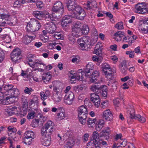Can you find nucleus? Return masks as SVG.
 Listing matches in <instances>:
<instances>
[{
  "label": "nucleus",
  "instance_id": "36",
  "mask_svg": "<svg viewBox=\"0 0 148 148\" xmlns=\"http://www.w3.org/2000/svg\"><path fill=\"white\" fill-rule=\"evenodd\" d=\"M51 139H40L41 144L45 146H49L51 143Z\"/></svg>",
  "mask_w": 148,
  "mask_h": 148
},
{
  "label": "nucleus",
  "instance_id": "55",
  "mask_svg": "<svg viewBox=\"0 0 148 148\" xmlns=\"http://www.w3.org/2000/svg\"><path fill=\"white\" fill-rule=\"evenodd\" d=\"M33 91L32 89L31 88H28L26 87L24 90V92L26 94H27L29 95H30L31 92Z\"/></svg>",
  "mask_w": 148,
  "mask_h": 148
},
{
  "label": "nucleus",
  "instance_id": "58",
  "mask_svg": "<svg viewBox=\"0 0 148 148\" xmlns=\"http://www.w3.org/2000/svg\"><path fill=\"white\" fill-rule=\"evenodd\" d=\"M98 133L96 131H94L92 134V137L93 139H98L99 138Z\"/></svg>",
  "mask_w": 148,
  "mask_h": 148
},
{
  "label": "nucleus",
  "instance_id": "29",
  "mask_svg": "<svg viewBox=\"0 0 148 148\" xmlns=\"http://www.w3.org/2000/svg\"><path fill=\"white\" fill-rule=\"evenodd\" d=\"M127 112L128 114H129L130 115V118L132 119L135 118L136 115H135V110L133 106H130V108L127 111Z\"/></svg>",
  "mask_w": 148,
  "mask_h": 148
},
{
  "label": "nucleus",
  "instance_id": "39",
  "mask_svg": "<svg viewBox=\"0 0 148 148\" xmlns=\"http://www.w3.org/2000/svg\"><path fill=\"white\" fill-rule=\"evenodd\" d=\"M114 27L118 29H123V23L122 22H119L117 23Z\"/></svg>",
  "mask_w": 148,
  "mask_h": 148
},
{
  "label": "nucleus",
  "instance_id": "63",
  "mask_svg": "<svg viewBox=\"0 0 148 148\" xmlns=\"http://www.w3.org/2000/svg\"><path fill=\"white\" fill-rule=\"evenodd\" d=\"M54 36V38L57 39L61 38L62 36L61 34L59 32H57L55 33Z\"/></svg>",
  "mask_w": 148,
  "mask_h": 148
},
{
  "label": "nucleus",
  "instance_id": "30",
  "mask_svg": "<svg viewBox=\"0 0 148 148\" xmlns=\"http://www.w3.org/2000/svg\"><path fill=\"white\" fill-rule=\"evenodd\" d=\"M16 110L17 109L16 108L10 106L8 108L6 112L9 116H11L15 113Z\"/></svg>",
  "mask_w": 148,
  "mask_h": 148
},
{
  "label": "nucleus",
  "instance_id": "9",
  "mask_svg": "<svg viewBox=\"0 0 148 148\" xmlns=\"http://www.w3.org/2000/svg\"><path fill=\"white\" fill-rule=\"evenodd\" d=\"M21 50L18 48L14 49L11 54V60L14 62L18 61L21 58Z\"/></svg>",
  "mask_w": 148,
  "mask_h": 148
},
{
  "label": "nucleus",
  "instance_id": "7",
  "mask_svg": "<svg viewBox=\"0 0 148 148\" xmlns=\"http://www.w3.org/2000/svg\"><path fill=\"white\" fill-rule=\"evenodd\" d=\"M82 24L79 22H77L74 25L72 29V35L75 37L78 38L82 35L81 27Z\"/></svg>",
  "mask_w": 148,
  "mask_h": 148
},
{
  "label": "nucleus",
  "instance_id": "28",
  "mask_svg": "<svg viewBox=\"0 0 148 148\" xmlns=\"http://www.w3.org/2000/svg\"><path fill=\"white\" fill-rule=\"evenodd\" d=\"M28 3L36 2V5L38 8H41L43 6V3L41 1H38V0H27Z\"/></svg>",
  "mask_w": 148,
  "mask_h": 148
},
{
  "label": "nucleus",
  "instance_id": "60",
  "mask_svg": "<svg viewBox=\"0 0 148 148\" xmlns=\"http://www.w3.org/2000/svg\"><path fill=\"white\" fill-rule=\"evenodd\" d=\"M40 95L41 96V99L42 100H45L47 98V97L46 96L44 92H41L40 93Z\"/></svg>",
  "mask_w": 148,
  "mask_h": 148
},
{
  "label": "nucleus",
  "instance_id": "34",
  "mask_svg": "<svg viewBox=\"0 0 148 148\" xmlns=\"http://www.w3.org/2000/svg\"><path fill=\"white\" fill-rule=\"evenodd\" d=\"M82 35V34H87L89 32V29L88 26L86 25H82L81 27Z\"/></svg>",
  "mask_w": 148,
  "mask_h": 148
},
{
  "label": "nucleus",
  "instance_id": "14",
  "mask_svg": "<svg viewBox=\"0 0 148 148\" xmlns=\"http://www.w3.org/2000/svg\"><path fill=\"white\" fill-rule=\"evenodd\" d=\"M73 18L72 15H65L64 16L62 20L61 24L63 27H66L67 25L72 22L71 18Z\"/></svg>",
  "mask_w": 148,
  "mask_h": 148
},
{
  "label": "nucleus",
  "instance_id": "51",
  "mask_svg": "<svg viewBox=\"0 0 148 148\" xmlns=\"http://www.w3.org/2000/svg\"><path fill=\"white\" fill-rule=\"evenodd\" d=\"M92 59L94 61L98 62L99 63H101L102 60V58H99L95 56H93Z\"/></svg>",
  "mask_w": 148,
  "mask_h": 148
},
{
  "label": "nucleus",
  "instance_id": "12",
  "mask_svg": "<svg viewBox=\"0 0 148 148\" xmlns=\"http://www.w3.org/2000/svg\"><path fill=\"white\" fill-rule=\"evenodd\" d=\"M45 27L47 32L49 34H53L54 33L56 29L55 24L51 21L45 24Z\"/></svg>",
  "mask_w": 148,
  "mask_h": 148
},
{
  "label": "nucleus",
  "instance_id": "18",
  "mask_svg": "<svg viewBox=\"0 0 148 148\" xmlns=\"http://www.w3.org/2000/svg\"><path fill=\"white\" fill-rule=\"evenodd\" d=\"M36 37V36L35 35L33 36H29L27 35H26L23 37L22 39V42L25 45H28Z\"/></svg>",
  "mask_w": 148,
  "mask_h": 148
},
{
  "label": "nucleus",
  "instance_id": "35",
  "mask_svg": "<svg viewBox=\"0 0 148 148\" xmlns=\"http://www.w3.org/2000/svg\"><path fill=\"white\" fill-rule=\"evenodd\" d=\"M136 119H138V121L141 123H144L146 121L145 118L143 116H141L139 114L136 115L135 118H134Z\"/></svg>",
  "mask_w": 148,
  "mask_h": 148
},
{
  "label": "nucleus",
  "instance_id": "20",
  "mask_svg": "<svg viewBox=\"0 0 148 148\" xmlns=\"http://www.w3.org/2000/svg\"><path fill=\"white\" fill-rule=\"evenodd\" d=\"M94 67L93 64L91 62H89L88 64L86 66V68L85 69V75L86 76H88L89 75H88V73H89L90 72V71L93 69Z\"/></svg>",
  "mask_w": 148,
  "mask_h": 148
},
{
  "label": "nucleus",
  "instance_id": "22",
  "mask_svg": "<svg viewBox=\"0 0 148 148\" xmlns=\"http://www.w3.org/2000/svg\"><path fill=\"white\" fill-rule=\"evenodd\" d=\"M102 46L99 42H98L96 45L95 48V50L94 51L95 53L98 56H100L101 54Z\"/></svg>",
  "mask_w": 148,
  "mask_h": 148
},
{
  "label": "nucleus",
  "instance_id": "64",
  "mask_svg": "<svg viewBox=\"0 0 148 148\" xmlns=\"http://www.w3.org/2000/svg\"><path fill=\"white\" fill-rule=\"evenodd\" d=\"M21 3L18 1H16L14 4V6L15 7L19 8L20 7Z\"/></svg>",
  "mask_w": 148,
  "mask_h": 148
},
{
  "label": "nucleus",
  "instance_id": "3",
  "mask_svg": "<svg viewBox=\"0 0 148 148\" xmlns=\"http://www.w3.org/2000/svg\"><path fill=\"white\" fill-rule=\"evenodd\" d=\"M71 11V14L73 18L80 20H82L86 15V13L82 8L79 5L74 6Z\"/></svg>",
  "mask_w": 148,
  "mask_h": 148
},
{
  "label": "nucleus",
  "instance_id": "38",
  "mask_svg": "<svg viewBox=\"0 0 148 148\" xmlns=\"http://www.w3.org/2000/svg\"><path fill=\"white\" fill-rule=\"evenodd\" d=\"M99 85H94L91 86L90 89L92 91L95 92L97 94H99Z\"/></svg>",
  "mask_w": 148,
  "mask_h": 148
},
{
  "label": "nucleus",
  "instance_id": "16",
  "mask_svg": "<svg viewBox=\"0 0 148 148\" xmlns=\"http://www.w3.org/2000/svg\"><path fill=\"white\" fill-rule=\"evenodd\" d=\"M62 107H60L58 108V111L61 110L57 114L56 120L59 121L63 119L65 117V114L64 110L62 109Z\"/></svg>",
  "mask_w": 148,
  "mask_h": 148
},
{
  "label": "nucleus",
  "instance_id": "13",
  "mask_svg": "<svg viewBox=\"0 0 148 148\" xmlns=\"http://www.w3.org/2000/svg\"><path fill=\"white\" fill-rule=\"evenodd\" d=\"M74 98L73 93L71 92H69L64 97V102L67 104H71L73 103Z\"/></svg>",
  "mask_w": 148,
  "mask_h": 148
},
{
  "label": "nucleus",
  "instance_id": "45",
  "mask_svg": "<svg viewBox=\"0 0 148 148\" xmlns=\"http://www.w3.org/2000/svg\"><path fill=\"white\" fill-rule=\"evenodd\" d=\"M45 18L50 19L51 21L53 20V16L50 14L48 12H47L44 16Z\"/></svg>",
  "mask_w": 148,
  "mask_h": 148
},
{
  "label": "nucleus",
  "instance_id": "47",
  "mask_svg": "<svg viewBox=\"0 0 148 148\" xmlns=\"http://www.w3.org/2000/svg\"><path fill=\"white\" fill-rule=\"evenodd\" d=\"M94 101H92L95 107L96 108H98L100 105V99H95Z\"/></svg>",
  "mask_w": 148,
  "mask_h": 148
},
{
  "label": "nucleus",
  "instance_id": "54",
  "mask_svg": "<svg viewBox=\"0 0 148 148\" xmlns=\"http://www.w3.org/2000/svg\"><path fill=\"white\" fill-rule=\"evenodd\" d=\"M108 101L107 100H106L102 103L101 105V107L103 108H105L108 106Z\"/></svg>",
  "mask_w": 148,
  "mask_h": 148
},
{
  "label": "nucleus",
  "instance_id": "53",
  "mask_svg": "<svg viewBox=\"0 0 148 148\" xmlns=\"http://www.w3.org/2000/svg\"><path fill=\"white\" fill-rule=\"evenodd\" d=\"M22 99L23 106L27 107L28 101L27 99L25 97L23 96Z\"/></svg>",
  "mask_w": 148,
  "mask_h": 148
},
{
  "label": "nucleus",
  "instance_id": "23",
  "mask_svg": "<svg viewBox=\"0 0 148 148\" xmlns=\"http://www.w3.org/2000/svg\"><path fill=\"white\" fill-rule=\"evenodd\" d=\"M33 15L37 18L41 20L44 16L42 12L39 11H34L33 12Z\"/></svg>",
  "mask_w": 148,
  "mask_h": 148
},
{
  "label": "nucleus",
  "instance_id": "8",
  "mask_svg": "<svg viewBox=\"0 0 148 148\" xmlns=\"http://www.w3.org/2000/svg\"><path fill=\"white\" fill-rule=\"evenodd\" d=\"M64 7L62 3L60 1H57L54 4L52 11L54 13H58V16H61L64 12Z\"/></svg>",
  "mask_w": 148,
  "mask_h": 148
},
{
  "label": "nucleus",
  "instance_id": "4",
  "mask_svg": "<svg viewBox=\"0 0 148 148\" xmlns=\"http://www.w3.org/2000/svg\"><path fill=\"white\" fill-rule=\"evenodd\" d=\"M88 112L86 106L82 105L78 107L77 110L78 119L81 124L84 125L86 123Z\"/></svg>",
  "mask_w": 148,
  "mask_h": 148
},
{
  "label": "nucleus",
  "instance_id": "26",
  "mask_svg": "<svg viewBox=\"0 0 148 148\" xmlns=\"http://www.w3.org/2000/svg\"><path fill=\"white\" fill-rule=\"evenodd\" d=\"M77 4L76 0H68L67 7L69 10H71Z\"/></svg>",
  "mask_w": 148,
  "mask_h": 148
},
{
  "label": "nucleus",
  "instance_id": "24",
  "mask_svg": "<svg viewBox=\"0 0 148 148\" xmlns=\"http://www.w3.org/2000/svg\"><path fill=\"white\" fill-rule=\"evenodd\" d=\"M103 73V75L105 76L108 79H112L114 78L113 77V72H112V70L107 71Z\"/></svg>",
  "mask_w": 148,
  "mask_h": 148
},
{
  "label": "nucleus",
  "instance_id": "57",
  "mask_svg": "<svg viewBox=\"0 0 148 148\" xmlns=\"http://www.w3.org/2000/svg\"><path fill=\"white\" fill-rule=\"evenodd\" d=\"M93 140L91 139L90 141L88 143L86 148H93Z\"/></svg>",
  "mask_w": 148,
  "mask_h": 148
},
{
  "label": "nucleus",
  "instance_id": "17",
  "mask_svg": "<svg viewBox=\"0 0 148 148\" xmlns=\"http://www.w3.org/2000/svg\"><path fill=\"white\" fill-rule=\"evenodd\" d=\"M103 117L107 121H110L113 118V115L109 109H107L104 111Z\"/></svg>",
  "mask_w": 148,
  "mask_h": 148
},
{
  "label": "nucleus",
  "instance_id": "59",
  "mask_svg": "<svg viewBox=\"0 0 148 148\" xmlns=\"http://www.w3.org/2000/svg\"><path fill=\"white\" fill-rule=\"evenodd\" d=\"M38 98L36 96H34L33 99H31L30 102L31 103V104H32L34 103H38Z\"/></svg>",
  "mask_w": 148,
  "mask_h": 148
},
{
  "label": "nucleus",
  "instance_id": "6",
  "mask_svg": "<svg viewBox=\"0 0 148 148\" xmlns=\"http://www.w3.org/2000/svg\"><path fill=\"white\" fill-rule=\"evenodd\" d=\"M40 22L36 19H33L27 23V30L28 32H34L38 31L41 27Z\"/></svg>",
  "mask_w": 148,
  "mask_h": 148
},
{
  "label": "nucleus",
  "instance_id": "40",
  "mask_svg": "<svg viewBox=\"0 0 148 148\" xmlns=\"http://www.w3.org/2000/svg\"><path fill=\"white\" fill-rule=\"evenodd\" d=\"M91 101H94L95 99H99V97L98 95L95 93H91L90 94Z\"/></svg>",
  "mask_w": 148,
  "mask_h": 148
},
{
  "label": "nucleus",
  "instance_id": "61",
  "mask_svg": "<svg viewBox=\"0 0 148 148\" xmlns=\"http://www.w3.org/2000/svg\"><path fill=\"white\" fill-rule=\"evenodd\" d=\"M23 142L25 144L27 145H29L32 143V139H24Z\"/></svg>",
  "mask_w": 148,
  "mask_h": 148
},
{
  "label": "nucleus",
  "instance_id": "50",
  "mask_svg": "<svg viewBox=\"0 0 148 148\" xmlns=\"http://www.w3.org/2000/svg\"><path fill=\"white\" fill-rule=\"evenodd\" d=\"M110 133V131H107L106 130H103L100 133V136H106Z\"/></svg>",
  "mask_w": 148,
  "mask_h": 148
},
{
  "label": "nucleus",
  "instance_id": "49",
  "mask_svg": "<svg viewBox=\"0 0 148 148\" xmlns=\"http://www.w3.org/2000/svg\"><path fill=\"white\" fill-rule=\"evenodd\" d=\"M96 121V119L89 118L87 120V123L88 125H92V124L95 123Z\"/></svg>",
  "mask_w": 148,
  "mask_h": 148
},
{
  "label": "nucleus",
  "instance_id": "19",
  "mask_svg": "<svg viewBox=\"0 0 148 148\" xmlns=\"http://www.w3.org/2000/svg\"><path fill=\"white\" fill-rule=\"evenodd\" d=\"M99 76V73L98 71H94L91 75V78L90 81L91 82H95Z\"/></svg>",
  "mask_w": 148,
  "mask_h": 148
},
{
  "label": "nucleus",
  "instance_id": "5",
  "mask_svg": "<svg viewBox=\"0 0 148 148\" xmlns=\"http://www.w3.org/2000/svg\"><path fill=\"white\" fill-rule=\"evenodd\" d=\"M77 42L79 49L82 50H88V49L90 47L91 42L90 38L88 36H84L78 39Z\"/></svg>",
  "mask_w": 148,
  "mask_h": 148
},
{
  "label": "nucleus",
  "instance_id": "32",
  "mask_svg": "<svg viewBox=\"0 0 148 148\" xmlns=\"http://www.w3.org/2000/svg\"><path fill=\"white\" fill-rule=\"evenodd\" d=\"M101 70L103 73L107 71L108 70H112V68L109 64L105 63L102 64Z\"/></svg>",
  "mask_w": 148,
  "mask_h": 148
},
{
  "label": "nucleus",
  "instance_id": "25",
  "mask_svg": "<svg viewBox=\"0 0 148 148\" xmlns=\"http://www.w3.org/2000/svg\"><path fill=\"white\" fill-rule=\"evenodd\" d=\"M25 138L26 139L32 138L34 139L36 138L35 135L34 133L32 131H27L25 132L24 134Z\"/></svg>",
  "mask_w": 148,
  "mask_h": 148
},
{
  "label": "nucleus",
  "instance_id": "33",
  "mask_svg": "<svg viewBox=\"0 0 148 148\" xmlns=\"http://www.w3.org/2000/svg\"><path fill=\"white\" fill-rule=\"evenodd\" d=\"M53 91L55 92L54 95H62V88H59L58 86H53Z\"/></svg>",
  "mask_w": 148,
  "mask_h": 148
},
{
  "label": "nucleus",
  "instance_id": "52",
  "mask_svg": "<svg viewBox=\"0 0 148 148\" xmlns=\"http://www.w3.org/2000/svg\"><path fill=\"white\" fill-rule=\"evenodd\" d=\"M79 58L77 56H73L72 57L71 61L73 63H77L79 62Z\"/></svg>",
  "mask_w": 148,
  "mask_h": 148
},
{
  "label": "nucleus",
  "instance_id": "10",
  "mask_svg": "<svg viewBox=\"0 0 148 148\" xmlns=\"http://www.w3.org/2000/svg\"><path fill=\"white\" fill-rule=\"evenodd\" d=\"M10 15L1 14H0V26H5L6 24H9L8 21L10 20Z\"/></svg>",
  "mask_w": 148,
  "mask_h": 148
},
{
  "label": "nucleus",
  "instance_id": "37",
  "mask_svg": "<svg viewBox=\"0 0 148 148\" xmlns=\"http://www.w3.org/2000/svg\"><path fill=\"white\" fill-rule=\"evenodd\" d=\"M119 67L121 71L123 73H125L127 69V68L124 62H123L120 65Z\"/></svg>",
  "mask_w": 148,
  "mask_h": 148
},
{
  "label": "nucleus",
  "instance_id": "2",
  "mask_svg": "<svg viewBox=\"0 0 148 148\" xmlns=\"http://www.w3.org/2000/svg\"><path fill=\"white\" fill-rule=\"evenodd\" d=\"M54 128V124L51 121H49L44 125L41 130V133L44 138L51 139L50 134L52 132Z\"/></svg>",
  "mask_w": 148,
  "mask_h": 148
},
{
  "label": "nucleus",
  "instance_id": "43",
  "mask_svg": "<svg viewBox=\"0 0 148 148\" xmlns=\"http://www.w3.org/2000/svg\"><path fill=\"white\" fill-rule=\"evenodd\" d=\"M93 140V145L95 146V148H101L100 142H99L96 139H92Z\"/></svg>",
  "mask_w": 148,
  "mask_h": 148
},
{
  "label": "nucleus",
  "instance_id": "31",
  "mask_svg": "<svg viewBox=\"0 0 148 148\" xmlns=\"http://www.w3.org/2000/svg\"><path fill=\"white\" fill-rule=\"evenodd\" d=\"M75 142V139H69L68 140L66 141V147L67 148H71L74 145Z\"/></svg>",
  "mask_w": 148,
  "mask_h": 148
},
{
  "label": "nucleus",
  "instance_id": "42",
  "mask_svg": "<svg viewBox=\"0 0 148 148\" xmlns=\"http://www.w3.org/2000/svg\"><path fill=\"white\" fill-rule=\"evenodd\" d=\"M51 72H48L46 74L45 76H43L42 77V79L44 81V82H45V80L46 79L47 77H49L48 78V81L49 80H50L51 77Z\"/></svg>",
  "mask_w": 148,
  "mask_h": 148
},
{
  "label": "nucleus",
  "instance_id": "21",
  "mask_svg": "<svg viewBox=\"0 0 148 148\" xmlns=\"http://www.w3.org/2000/svg\"><path fill=\"white\" fill-rule=\"evenodd\" d=\"M124 32L122 31L117 32L114 34V36L115 37L114 38L117 41H120L122 38L124 36Z\"/></svg>",
  "mask_w": 148,
  "mask_h": 148
},
{
  "label": "nucleus",
  "instance_id": "11",
  "mask_svg": "<svg viewBox=\"0 0 148 148\" xmlns=\"http://www.w3.org/2000/svg\"><path fill=\"white\" fill-rule=\"evenodd\" d=\"M146 5L145 3H139L136 5L135 12L140 14H144L146 13Z\"/></svg>",
  "mask_w": 148,
  "mask_h": 148
},
{
  "label": "nucleus",
  "instance_id": "44",
  "mask_svg": "<svg viewBox=\"0 0 148 148\" xmlns=\"http://www.w3.org/2000/svg\"><path fill=\"white\" fill-rule=\"evenodd\" d=\"M36 112L34 111H32L31 112L29 113L27 116V118L28 119H33L35 115Z\"/></svg>",
  "mask_w": 148,
  "mask_h": 148
},
{
  "label": "nucleus",
  "instance_id": "27",
  "mask_svg": "<svg viewBox=\"0 0 148 148\" xmlns=\"http://www.w3.org/2000/svg\"><path fill=\"white\" fill-rule=\"evenodd\" d=\"M27 107L23 106L21 108H18V113L23 116L25 115L27 111Z\"/></svg>",
  "mask_w": 148,
  "mask_h": 148
},
{
  "label": "nucleus",
  "instance_id": "15",
  "mask_svg": "<svg viewBox=\"0 0 148 148\" xmlns=\"http://www.w3.org/2000/svg\"><path fill=\"white\" fill-rule=\"evenodd\" d=\"M85 74L84 71L78 72L76 74L74 73V74L72 75L71 76V81H74V80H72L73 79H77L78 80L80 81H82L83 79V75Z\"/></svg>",
  "mask_w": 148,
  "mask_h": 148
},
{
  "label": "nucleus",
  "instance_id": "56",
  "mask_svg": "<svg viewBox=\"0 0 148 148\" xmlns=\"http://www.w3.org/2000/svg\"><path fill=\"white\" fill-rule=\"evenodd\" d=\"M144 27H142L141 28L140 32L142 33L146 34L148 32V28H147L145 27H144V23H143V25Z\"/></svg>",
  "mask_w": 148,
  "mask_h": 148
},
{
  "label": "nucleus",
  "instance_id": "48",
  "mask_svg": "<svg viewBox=\"0 0 148 148\" xmlns=\"http://www.w3.org/2000/svg\"><path fill=\"white\" fill-rule=\"evenodd\" d=\"M8 134L9 136H10V134L11 131H13L14 132H16V129L15 128L12 127V126H10L8 127Z\"/></svg>",
  "mask_w": 148,
  "mask_h": 148
},
{
  "label": "nucleus",
  "instance_id": "41",
  "mask_svg": "<svg viewBox=\"0 0 148 148\" xmlns=\"http://www.w3.org/2000/svg\"><path fill=\"white\" fill-rule=\"evenodd\" d=\"M53 97L54 100L56 102L60 101L62 99V95H54Z\"/></svg>",
  "mask_w": 148,
  "mask_h": 148
},
{
  "label": "nucleus",
  "instance_id": "46",
  "mask_svg": "<svg viewBox=\"0 0 148 148\" xmlns=\"http://www.w3.org/2000/svg\"><path fill=\"white\" fill-rule=\"evenodd\" d=\"M107 86L105 85H103L101 86H99V94L101 92L107 91Z\"/></svg>",
  "mask_w": 148,
  "mask_h": 148
},
{
  "label": "nucleus",
  "instance_id": "62",
  "mask_svg": "<svg viewBox=\"0 0 148 148\" xmlns=\"http://www.w3.org/2000/svg\"><path fill=\"white\" fill-rule=\"evenodd\" d=\"M120 99L117 98L114 100V105L117 106H119Z\"/></svg>",
  "mask_w": 148,
  "mask_h": 148
},
{
  "label": "nucleus",
  "instance_id": "1",
  "mask_svg": "<svg viewBox=\"0 0 148 148\" xmlns=\"http://www.w3.org/2000/svg\"><path fill=\"white\" fill-rule=\"evenodd\" d=\"M3 87L4 90L6 91L3 95L5 96L4 98L5 100L8 101L9 100L10 103H13L14 101H11L12 100L11 99L17 97L19 93L18 89L14 88V86L10 84L3 85Z\"/></svg>",
  "mask_w": 148,
  "mask_h": 148
}]
</instances>
